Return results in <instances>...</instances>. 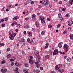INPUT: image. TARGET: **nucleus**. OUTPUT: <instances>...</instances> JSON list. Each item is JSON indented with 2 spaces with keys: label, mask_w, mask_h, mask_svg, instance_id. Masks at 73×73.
I'll use <instances>...</instances> for the list:
<instances>
[{
  "label": "nucleus",
  "mask_w": 73,
  "mask_h": 73,
  "mask_svg": "<svg viewBox=\"0 0 73 73\" xmlns=\"http://www.w3.org/2000/svg\"><path fill=\"white\" fill-rule=\"evenodd\" d=\"M62 65L59 64L56 65L55 66V69L56 70H57L58 69V72L60 73H62L64 72V70L61 69L62 68Z\"/></svg>",
  "instance_id": "nucleus-1"
},
{
  "label": "nucleus",
  "mask_w": 73,
  "mask_h": 73,
  "mask_svg": "<svg viewBox=\"0 0 73 73\" xmlns=\"http://www.w3.org/2000/svg\"><path fill=\"white\" fill-rule=\"evenodd\" d=\"M35 54V56H37L36 61H40V58H39V54L38 53V52L37 51H35L34 52Z\"/></svg>",
  "instance_id": "nucleus-2"
},
{
  "label": "nucleus",
  "mask_w": 73,
  "mask_h": 73,
  "mask_svg": "<svg viewBox=\"0 0 73 73\" xmlns=\"http://www.w3.org/2000/svg\"><path fill=\"white\" fill-rule=\"evenodd\" d=\"M9 35H10V36H13H13H16V33H13V31H10L9 33Z\"/></svg>",
  "instance_id": "nucleus-3"
},
{
  "label": "nucleus",
  "mask_w": 73,
  "mask_h": 73,
  "mask_svg": "<svg viewBox=\"0 0 73 73\" xmlns=\"http://www.w3.org/2000/svg\"><path fill=\"white\" fill-rule=\"evenodd\" d=\"M7 70L5 68H2L1 70L2 73H5L7 72Z\"/></svg>",
  "instance_id": "nucleus-4"
},
{
  "label": "nucleus",
  "mask_w": 73,
  "mask_h": 73,
  "mask_svg": "<svg viewBox=\"0 0 73 73\" xmlns=\"http://www.w3.org/2000/svg\"><path fill=\"white\" fill-rule=\"evenodd\" d=\"M58 53V50H55L53 52V55L54 56V55H56Z\"/></svg>",
  "instance_id": "nucleus-5"
},
{
  "label": "nucleus",
  "mask_w": 73,
  "mask_h": 73,
  "mask_svg": "<svg viewBox=\"0 0 73 73\" xmlns=\"http://www.w3.org/2000/svg\"><path fill=\"white\" fill-rule=\"evenodd\" d=\"M68 24L69 26L72 25V24H73V21L71 20H70V21H68Z\"/></svg>",
  "instance_id": "nucleus-6"
},
{
  "label": "nucleus",
  "mask_w": 73,
  "mask_h": 73,
  "mask_svg": "<svg viewBox=\"0 0 73 73\" xmlns=\"http://www.w3.org/2000/svg\"><path fill=\"white\" fill-rule=\"evenodd\" d=\"M48 0H44V2L43 3H42V4H44V5H46V4H48Z\"/></svg>",
  "instance_id": "nucleus-7"
},
{
  "label": "nucleus",
  "mask_w": 73,
  "mask_h": 73,
  "mask_svg": "<svg viewBox=\"0 0 73 73\" xmlns=\"http://www.w3.org/2000/svg\"><path fill=\"white\" fill-rule=\"evenodd\" d=\"M29 61L30 64H33L34 61L32 60V59H29Z\"/></svg>",
  "instance_id": "nucleus-8"
},
{
  "label": "nucleus",
  "mask_w": 73,
  "mask_h": 73,
  "mask_svg": "<svg viewBox=\"0 0 73 73\" xmlns=\"http://www.w3.org/2000/svg\"><path fill=\"white\" fill-rule=\"evenodd\" d=\"M14 37H15V36H13V35H10L9 36V37L10 38V39L11 40H13L14 39Z\"/></svg>",
  "instance_id": "nucleus-9"
},
{
  "label": "nucleus",
  "mask_w": 73,
  "mask_h": 73,
  "mask_svg": "<svg viewBox=\"0 0 73 73\" xmlns=\"http://www.w3.org/2000/svg\"><path fill=\"white\" fill-rule=\"evenodd\" d=\"M39 20H43L45 19V18H44V17L42 16H40L39 17Z\"/></svg>",
  "instance_id": "nucleus-10"
},
{
  "label": "nucleus",
  "mask_w": 73,
  "mask_h": 73,
  "mask_svg": "<svg viewBox=\"0 0 73 73\" xmlns=\"http://www.w3.org/2000/svg\"><path fill=\"white\" fill-rule=\"evenodd\" d=\"M66 9L65 8H64L63 9H62V7H60L59 9V11H63V12H64V11H65V10Z\"/></svg>",
  "instance_id": "nucleus-11"
},
{
  "label": "nucleus",
  "mask_w": 73,
  "mask_h": 73,
  "mask_svg": "<svg viewBox=\"0 0 73 73\" xmlns=\"http://www.w3.org/2000/svg\"><path fill=\"white\" fill-rule=\"evenodd\" d=\"M23 72L24 73H29V72H28V69L27 68H25L23 69Z\"/></svg>",
  "instance_id": "nucleus-12"
},
{
  "label": "nucleus",
  "mask_w": 73,
  "mask_h": 73,
  "mask_svg": "<svg viewBox=\"0 0 73 73\" xmlns=\"http://www.w3.org/2000/svg\"><path fill=\"white\" fill-rule=\"evenodd\" d=\"M62 42H60L58 44V47L59 48H61L62 47Z\"/></svg>",
  "instance_id": "nucleus-13"
},
{
  "label": "nucleus",
  "mask_w": 73,
  "mask_h": 73,
  "mask_svg": "<svg viewBox=\"0 0 73 73\" xmlns=\"http://www.w3.org/2000/svg\"><path fill=\"white\" fill-rule=\"evenodd\" d=\"M70 40H73V35L72 34H70Z\"/></svg>",
  "instance_id": "nucleus-14"
},
{
  "label": "nucleus",
  "mask_w": 73,
  "mask_h": 73,
  "mask_svg": "<svg viewBox=\"0 0 73 73\" xmlns=\"http://www.w3.org/2000/svg\"><path fill=\"white\" fill-rule=\"evenodd\" d=\"M19 70V68H16V69L14 70V72L15 73H19V72H18V70Z\"/></svg>",
  "instance_id": "nucleus-15"
},
{
  "label": "nucleus",
  "mask_w": 73,
  "mask_h": 73,
  "mask_svg": "<svg viewBox=\"0 0 73 73\" xmlns=\"http://www.w3.org/2000/svg\"><path fill=\"white\" fill-rule=\"evenodd\" d=\"M19 19V17L17 16H16V17L13 18V19L14 20H17V19Z\"/></svg>",
  "instance_id": "nucleus-16"
},
{
  "label": "nucleus",
  "mask_w": 73,
  "mask_h": 73,
  "mask_svg": "<svg viewBox=\"0 0 73 73\" xmlns=\"http://www.w3.org/2000/svg\"><path fill=\"white\" fill-rule=\"evenodd\" d=\"M64 48L65 49L67 48L68 47V45L66 44H65L63 46Z\"/></svg>",
  "instance_id": "nucleus-17"
},
{
  "label": "nucleus",
  "mask_w": 73,
  "mask_h": 73,
  "mask_svg": "<svg viewBox=\"0 0 73 73\" xmlns=\"http://www.w3.org/2000/svg\"><path fill=\"white\" fill-rule=\"evenodd\" d=\"M41 23H42V24H44L45 23V19H41Z\"/></svg>",
  "instance_id": "nucleus-18"
},
{
  "label": "nucleus",
  "mask_w": 73,
  "mask_h": 73,
  "mask_svg": "<svg viewBox=\"0 0 73 73\" xmlns=\"http://www.w3.org/2000/svg\"><path fill=\"white\" fill-rule=\"evenodd\" d=\"M67 61L68 62H70V61H71V59H70V58H68L67 59Z\"/></svg>",
  "instance_id": "nucleus-19"
},
{
  "label": "nucleus",
  "mask_w": 73,
  "mask_h": 73,
  "mask_svg": "<svg viewBox=\"0 0 73 73\" xmlns=\"http://www.w3.org/2000/svg\"><path fill=\"white\" fill-rule=\"evenodd\" d=\"M41 34L42 35H44L45 34V31H43L41 32Z\"/></svg>",
  "instance_id": "nucleus-20"
},
{
  "label": "nucleus",
  "mask_w": 73,
  "mask_h": 73,
  "mask_svg": "<svg viewBox=\"0 0 73 73\" xmlns=\"http://www.w3.org/2000/svg\"><path fill=\"white\" fill-rule=\"evenodd\" d=\"M32 17L34 19V20H35L36 19H35V17H36V15L34 14L32 15Z\"/></svg>",
  "instance_id": "nucleus-21"
},
{
  "label": "nucleus",
  "mask_w": 73,
  "mask_h": 73,
  "mask_svg": "<svg viewBox=\"0 0 73 73\" xmlns=\"http://www.w3.org/2000/svg\"><path fill=\"white\" fill-rule=\"evenodd\" d=\"M21 40L22 42H25V40L24 38L21 39Z\"/></svg>",
  "instance_id": "nucleus-22"
},
{
  "label": "nucleus",
  "mask_w": 73,
  "mask_h": 73,
  "mask_svg": "<svg viewBox=\"0 0 73 73\" xmlns=\"http://www.w3.org/2000/svg\"><path fill=\"white\" fill-rule=\"evenodd\" d=\"M11 57V55L10 54H8L7 56V58H10Z\"/></svg>",
  "instance_id": "nucleus-23"
},
{
  "label": "nucleus",
  "mask_w": 73,
  "mask_h": 73,
  "mask_svg": "<svg viewBox=\"0 0 73 73\" xmlns=\"http://www.w3.org/2000/svg\"><path fill=\"white\" fill-rule=\"evenodd\" d=\"M29 43H31V44H33V40L31 39L30 41L29 42Z\"/></svg>",
  "instance_id": "nucleus-24"
},
{
  "label": "nucleus",
  "mask_w": 73,
  "mask_h": 73,
  "mask_svg": "<svg viewBox=\"0 0 73 73\" xmlns=\"http://www.w3.org/2000/svg\"><path fill=\"white\" fill-rule=\"evenodd\" d=\"M49 57V56L48 55H46V56H45V58H46V59L48 58Z\"/></svg>",
  "instance_id": "nucleus-25"
},
{
  "label": "nucleus",
  "mask_w": 73,
  "mask_h": 73,
  "mask_svg": "<svg viewBox=\"0 0 73 73\" xmlns=\"http://www.w3.org/2000/svg\"><path fill=\"white\" fill-rule=\"evenodd\" d=\"M35 25L36 27H39V25L37 24V23L36 22L35 23Z\"/></svg>",
  "instance_id": "nucleus-26"
},
{
  "label": "nucleus",
  "mask_w": 73,
  "mask_h": 73,
  "mask_svg": "<svg viewBox=\"0 0 73 73\" xmlns=\"http://www.w3.org/2000/svg\"><path fill=\"white\" fill-rule=\"evenodd\" d=\"M72 3H73V0H70V3L71 5H72Z\"/></svg>",
  "instance_id": "nucleus-27"
},
{
  "label": "nucleus",
  "mask_w": 73,
  "mask_h": 73,
  "mask_svg": "<svg viewBox=\"0 0 73 73\" xmlns=\"http://www.w3.org/2000/svg\"><path fill=\"white\" fill-rule=\"evenodd\" d=\"M52 27V25H49L48 26V28H51Z\"/></svg>",
  "instance_id": "nucleus-28"
},
{
  "label": "nucleus",
  "mask_w": 73,
  "mask_h": 73,
  "mask_svg": "<svg viewBox=\"0 0 73 73\" xmlns=\"http://www.w3.org/2000/svg\"><path fill=\"white\" fill-rule=\"evenodd\" d=\"M25 28H26V29L29 28V26L28 25H27L24 27Z\"/></svg>",
  "instance_id": "nucleus-29"
},
{
  "label": "nucleus",
  "mask_w": 73,
  "mask_h": 73,
  "mask_svg": "<svg viewBox=\"0 0 73 73\" xmlns=\"http://www.w3.org/2000/svg\"><path fill=\"white\" fill-rule=\"evenodd\" d=\"M5 44L4 43H0V45L1 46H4Z\"/></svg>",
  "instance_id": "nucleus-30"
},
{
  "label": "nucleus",
  "mask_w": 73,
  "mask_h": 73,
  "mask_svg": "<svg viewBox=\"0 0 73 73\" xmlns=\"http://www.w3.org/2000/svg\"><path fill=\"white\" fill-rule=\"evenodd\" d=\"M15 64L16 66H18L19 65V63L17 62H16L15 63Z\"/></svg>",
  "instance_id": "nucleus-31"
},
{
  "label": "nucleus",
  "mask_w": 73,
  "mask_h": 73,
  "mask_svg": "<svg viewBox=\"0 0 73 73\" xmlns=\"http://www.w3.org/2000/svg\"><path fill=\"white\" fill-rule=\"evenodd\" d=\"M17 41L19 43H20L22 42L21 40H18Z\"/></svg>",
  "instance_id": "nucleus-32"
},
{
  "label": "nucleus",
  "mask_w": 73,
  "mask_h": 73,
  "mask_svg": "<svg viewBox=\"0 0 73 73\" xmlns=\"http://www.w3.org/2000/svg\"><path fill=\"white\" fill-rule=\"evenodd\" d=\"M6 9V8L5 7H3L1 10L2 11H5Z\"/></svg>",
  "instance_id": "nucleus-33"
},
{
  "label": "nucleus",
  "mask_w": 73,
  "mask_h": 73,
  "mask_svg": "<svg viewBox=\"0 0 73 73\" xmlns=\"http://www.w3.org/2000/svg\"><path fill=\"white\" fill-rule=\"evenodd\" d=\"M5 63V60H3L1 62V64H4V63Z\"/></svg>",
  "instance_id": "nucleus-34"
},
{
  "label": "nucleus",
  "mask_w": 73,
  "mask_h": 73,
  "mask_svg": "<svg viewBox=\"0 0 73 73\" xmlns=\"http://www.w3.org/2000/svg\"><path fill=\"white\" fill-rule=\"evenodd\" d=\"M58 17H61V14H58Z\"/></svg>",
  "instance_id": "nucleus-35"
},
{
  "label": "nucleus",
  "mask_w": 73,
  "mask_h": 73,
  "mask_svg": "<svg viewBox=\"0 0 73 73\" xmlns=\"http://www.w3.org/2000/svg\"><path fill=\"white\" fill-rule=\"evenodd\" d=\"M21 26V25L20 24H19V25L18 24L17 25V27H18V28H20V27Z\"/></svg>",
  "instance_id": "nucleus-36"
},
{
  "label": "nucleus",
  "mask_w": 73,
  "mask_h": 73,
  "mask_svg": "<svg viewBox=\"0 0 73 73\" xmlns=\"http://www.w3.org/2000/svg\"><path fill=\"white\" fill-rule=\"evenodd\" d=\"M13 23H14V24H15V25H17V23L16 22H13Z\"/></svg>",
  "instance_id": "nucleus-37"
},
{
  "label": "nucleus",
  "mask_w": 73,
  "mask_h": 73,
  "mask_svg": "<svg viewBox=\"0 0 73 73\" xmlns=\"http://www.w3.org/2000/svg\"><path fill=\"white\" fill-rule=\"evenodd\" d=\"M5 25L4 24H2L1 25L2 27H5Z\"/></svg>",
  "instance_id": "nucleus-38"
},
{
  "label": "nucleus",
  "mask_w": 73,
  "mask_h": 73,
  "mask_svg": "<svg viewBox=\"0 0 73 73\" xmlns=\"http://www.w3.org/2000/svg\"><path fill=\"white\" fill-rule=\"evenodd\" d=\"M14 65V62H12V63H11V66H13V65Z\"/></svg>",
  "instance_id": "nucleus-39"
},
{
  "label": "nucleus",
  "mask_w": 73,
  "mask_h": 73,
  "mask_svg": "<svg viewBox=\"0 0 73 73\" xmlns=\"http://www.w3.org/2000/svg\"><path fill=\"white\" fill-rule=\"evenodd\" d=\"M66 52H67L68 51V48L67 47V48H66V50H65Z\"/></svg>",
  "instance_id": "nucleus-40"
},
{
  "label": "nucleus",
  "mask_w": 73,
  "mask_h": 73,
  "mask_svg": "<svg viewBox=\"0 0 73 73\" xmlns=\"http://www.w3.org/2000/svg\"><path fill=\"white\" fill-rule=\"evenodd\" d=\"M60 20L61 21H64V19H63V18L62 17H61L60 18Z\"/></svg>",
  "instance_id": "nucleus-41"
},
{
  "label": "nucleus",
  "mask_w": 73,
  "mask_h": 73,
  "mask_svg": "<svg viewBox=\"0 0 73 73\" xmlns=\"http://www.w3.org/2000/svg\"><path fill=\"white\" fill-rule=\"evenodd\" d=\"M67 32V31H65L63 32V34H65Z\"/></svg>",
  "instance_id": "nucleus-42"
},
{
  "label": "nucleus",
  "mask_w": 73,
  "mask_h": 73,
  "mask_svg": "<svg viewBox=\"0 0 73 73\" xmlns=\"http://www.w3.org/2000/svg\"><path fill=\"white\" fill-rule=\"evenodd\" d=\"M29 41H30V39L28 38L27 39V42H29Z\"/></svg>",
  "instance_id": "nucleus-43"
},
{
  "label": "nucleus",
  "mask_w": 73,
  "mask_h": 73,
  "mask_svg": "<svg viewBox=\"0 0 73 73\" xmlns=\"http://www.w3.org/2000/svg\"><path fill=\"white\" fill-rule=\"evenodd\" d=\"M32 30L33 31L35 32V28H32Z\"/></svg>",
  "instance_id": "nucleus-44"
},
{
  "label": "nucleus",
  "mask_w": 73,
  "mask_h": 73,
  "mask_svg": "<svg viewBox=\"0 0 73 73\" xmlns=\"http://www.w3.org/2000/svg\"><path fill=\"white\" fill-rule=\"evenodd\" d=\"M60 26H61V25H60V24H58L57 25V27L58 28H60Z\"/></svg>",
  "instance_id": "nucleus-45"
},
{
  "label": "nucleus",
  "mask_w": 73,
  "mask_h": 73,
  "mask_svg": "<svg viewBox=\"0 0 73 73\" xmlns=\"http://www.w3.org/2000/svg\"><path fill=\"white\" fill-rule=\"evenodd\" d=\"M25 66H26V67H28V64L27 63L25 64Z\"/></svg>",
  "instance_id": "nucleus-46"
},
{
  "label": "nucleus",
  "mask_w": 73,
  "mask_h": 73,
  "mask_svg": "<svg viewBox=\"0 0 73 73\" xmlns=\"http://www.w3.org/2000/svg\"><path fill=\"white\" fill-rule=\"evenodd\" d=\"M25 20H29V18H26L25 19Z\"/></svg>",
  "instance_id": "nucleus-47"
},
{
  "label": "nucleus",
  "mask_w": 73,
  "mask_h": 73,
  "mask_svg": "<svg viewBox=\"0 0 73 73\" xmlns=\"http://www.w3.org/2000/svg\"><path fill=\"white\" fill-rule=\"evenodd\" d=\"M7 20H8V18L6 17L5 19V21H7Z\"/></svg>",
  "instance_id": "nucleus-48"
},
{
  "label": "nucleus",
  "mask_w": 73,
  "mask_h": 73,
  "mask_svg": "<svg viewBox=\"0 0 73 73\" xmlns=\"http://www.w3.org/2000/svg\"><path fill=\"white\" fill-rule=\"evenodd\" d=\"M46 46H48V45H49V43H48V42H46Z\"/></svg>",
  "instance_id": "nucleus-49"
},
{
  "label": "nucleus",
  "mask_w": 73,
  "mask_h": 73,
  "mask_svg": "<svg viewBox=\"0 0 73 73\" xmlns=\"http://www.w3.org/2000/svg\"><path fill=\"white\" fill-rule=\"evenodd\" d=\"M36 67L37 68H39L40 67V64H38L36 65Z\"/></svg>",
  "instance_id": "nucleus-50"
},
{
  "label": "nucleus",
  "mask_w": 73,
  "mask_h": 73,
  "mask_svg": "<svg viewBox=\"0 0 73 73\" xmlns=\"http://www.w3.org/2000/svg\"><path fill=\"white\" fill-rule=\"evenodd\" d=\"M10 50L11 49H10V48H8L7 49V51H10Z\"/></svg>",
  "instance_id": "nucleus-51"
},
{
  "label": "nucleus",
  "mask_w": 73,
  "mask_h": 73,
  "mask_svg": "<svg viewBox=\"0 0 73 73\" xmlns=\"http://www.w3.org/2000/svg\"><path fill=\"white\" fill-rule=\"evenodd\" d=\"M33 58V57L32 56H31L30 57V59L29 60H31V59H32Z\"/></svg>",
  "instance_id": "nucleus-52"
},
{
  "label": "nucleus",
  "mask_w": 73,
  "mask_h": 73,
  "mask_svg": "<svg viewBox=\"0 0 73 73\" xmlns=\"http://www.w3.org/2000/svg\"><path fill=\"white\" fill-rule=\"evenodd\" d=\"M38 64V62H35V65H37V64Z\"/></svg>",
  "instance_id": "nucleus-53"
},
{
  "label": "nucleus",
  "mask_w": 73,
  "mask_h": 73,
  "mask_svg": "<svg viewBox=\"0 0 73 73\" xmlns=\"http://www.w3.org/2000/svg\"><path fill=\"white\" fill-rule=\"evenodd\" d=\"M10 61H14V60H13V59H10Z\"/></svg>",
  "instance_id": "nucleus-54"
},
{
  "label": "nucleus",
  "mask_w": 73,
  "mask_h": 73,
  "mask_svg": "<svg viewBox=\"0 0 73 73\" xmlns=\"http://www.w3.org/2000/svg\"><path fill=\"white\" fill-rule=\"evenodd\" d=\"M31 4H34V2L33 1H32L31 2Z\"/></svg>",
  "instance_id": "nucleus-55"
},
{
  "label": "nucleus",
  "mask_w": 73,
  "mask_h": 73,
  "mask_svg": "<svg viewBox=\"0 0 73 73\" xmlns=\"http://www.w3.org/2000/svg\"><path fill=\"white\" fill-rule=\"evenodd\" d=\"M62 1H60L59 2V4H62Z\"/></svg>",
  "instance_id": "nucleus-56"
},
{
  "label": "nucleus",
  "mask_w": 73,
  "mask_h": 73,
  "mask_svg": "<svg viewBox=\"0 0 73 73\" xmlns=\"http://www.w3.org/2000/svg\"><path fill=\"white\" fill-rule=\"evenodd\" d=\"M36 72L37 73H39L40 72V70H36Z\"/></svg>",
  "instance_id": "nucleus-57"
},
{
  "label": "nucleus",
  "mask_w": 73,
  "mask_h": 73,
  "mask_svg": "<svg viewBox=\"0 0 73 73\" xmlns=\"http://www.w3.org/2000/svg\"><path fill=\"white\" fill-rule=\"evenodd\" d=\"M40 69L41 70H43V68H42V67H40Z\"/></svg>",
  "instance_id": "nucleus-58"
},
{
  "label": "nucleus",
  "mask_w": 73,
  "mask_h": 73,
  "mask_svg": "<svg viewBox=\"0 0 73 73\" xmlns=\"http://www.w3.org/2000/svg\"><path fill=\"white\" fill-rule=\"evenodd\" d=\"M8 7L9 8H11V4H10V5H9L8 6Z\"/></svg>",
  "instance_id": "nucleus-59"
},
{
  "label": "nucleus",
  "mask_w": 73,
  "mask_h": 73,
  "mask_svg": "<svg viewBox=\"0 0 73 73\" xmlns=\"http://www.w3.org/2000/svg\"><path fill=\"white\" fill-rule=\"evenodd\" d=\"M42 7V5H41L40 6H38V8H41Z\"/></svg>",
  "instance_id": "nucleus-60"
},
{
  "label": "nucleus",
  "mask_w": 73,
  "mask_h": 73,
  "mask_svg": "<svg viewBox=\"0 0 73 73\" xmlns=\"http://www.w3.org/2000/svg\"><path fill=\"white\" fill-rule=\"evenodd\" d=\"M48 46H45L44 47V48L45 49H46L48 48Z\"/></svg>",
  "instance_id": "nucleus-61"
},
{
  "label": "nucleus",
  "mask_w": 73,
  "mask_h": 73,
  "mask_svg": "<svg viewBox=\"0 0 73 73\" xmlns=\"http://www.w3.org/2000/svg\"><path fill=\"white\" fill-rule=\"evenodd\" d=\"M27 4H28V3H26L24 4V5H27Z\"/></svg>",
  "instance_id": "nucleus-62"
},
{
  "label": "nucleus",
  "mask_w": 73,
  "mask_h": 73,
  "mask_svg": "<svg viewBox=\"0 0 73 73\" xmlns=\"http://www.w3.org/2000/svg\"><path fill=\"white\" fill-rule=\"evenodd\" d=\"M0 21L1 22H3V21H4V19H1Z\"/></svg>",
  "instance_id": "nucleus-63"
},
{
  "label": "nucleus",
  "mask_w": 73,
  "mask_h": 73,
  "mask_svg": "<svg viewBox=\"0 0 73 73\" xmlns=\"http://www.w3.org/2000/svg\"><path fill=\"white\" fill-rule=\"evenodd\" d=\"M27 1L28 3H30L31 2V0H27Z\"/></svg>",
  "instance_id": "nucleus-64"
}]
</instances>
